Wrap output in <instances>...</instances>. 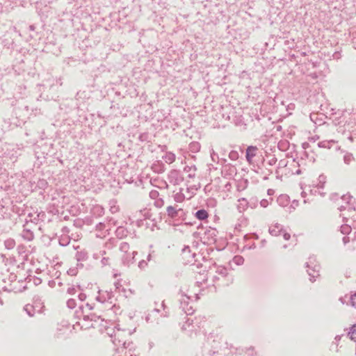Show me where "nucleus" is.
Returning <instances> with one entry per match:
<instances>
[{"label": "nucleus", "mask_w": 356, "mask_h": 356, "mask_svg": "<svg viewBox=\"0 0 356 356\" xmlns=\"http://www.w3.org/2000/svg\"><path fill=\"white\" fill-rule=\"evenodd\" d=\"M106 321L103 324L102 332H104L111 339L113 344L117 346L114 354L112 356H137L133 353L134 344L132 342L124 341L123 337L125 334H130L129 332L120 330L112 324L107 325Z\"/></svg>", "instance_id": "nucleus-1"}, {"label": "nucleus", "mask_w": 356, "mask_h": 356, "mask_svg": "<svg viewBox=\"0 0 356 356\" xmlns=\"http://www.w3.org/2000/svg\"><path fill=\"white\" fill-rule=\"evenodd\" d=\"M76 316L82 321V323L77 322L82 327L85 326L86 328L96 326H103L104 320L101 318L100 316H97L95 314L90 313L88 314H83L82 310V306L79 307V310L75 312Z\"/></svg>", "instance_id": "nucleus-2"}, {"label": "nucleus", "mask_w": 356, "mask_h": 356, "mask_svg": "<svg viewBox=\"0 0 356 356\" xmlns=\"http://www.w3.org/2000/svg\"><path fill=\"white\" fill-rule=\"evenodd\" d=\"M179 304L180 308L186 316L192 315L194 313L193 307L191 305L192 297L188 296V290L184 291L182 289L179 291Z\"/></svg>", "instance_id": "nucleus-3"}, {"label": "nucleus", "mask_w": 356, "mask_h": 356, "mask_svg": "<svg viewBox=\"0 0 356 356\" xmlns=\"http://www.w3.org/2000/svg\"><path fill=\"white\" fill-rule=\"evenodd\" d=\"M166 214L168 218L175 220H184L185 219L186 212L177 204L170 205L166 208Z\"/></svg>", "instance_id": "nucleus-4"}, {"label": "nucleus", "mask_w": 356, "mask_h": 356, "mask_svg": "<svg viewBox=\"0 0 356 356\" xmlns=\"http://www.w3.org/2000/svg\"><path fill=\"white\" fill-rule=\"evenodd\" d=\"M315 261V258L311 257L309 258V261L306 263V267L308 268L307 271L311 282H314L316 278L319 276L320 266L314 264Z\"/></svg>", "instance_id": "nucleus-5"}, {"label": "nucleus", "mask_w": 356, "mask_h": 356, "mask_svg": "<svg viewBox=\"0 0 356 356\" xmlns=\"http://www.w3.org/2000/svg\"><path fill=\"white\" fill-rule=\"evenodd\" d=\"M168 179L173 185H179L184 181V177L179 170H172L168 175Z\"/></svg>", "instance_id": "nucleus-6"}, {"label": "nucleus", "mask_w": 356, "mask_h": 356, "mask_svg": "<svg viewBox=\"0 0 356 356\" xmlns=\"http://www.w3.org/2000/svg\"><path fill=\"white\" fill-rule=\"evenodd\" d=\"M113 298V291L99 290L98 291V296L95 299L101 303L109 302L112 304Z\"/></svg>", "instance_id": "nucleus-7"}, {"label": "nucleus", "mask_w": 356, "mask_h": 356, "mask_svg": "<svg viewBox=\"0 0 356 356\" xmlns=\"http://www.w3.org/2000/svg\"><path fill=\"white\" fill-rule=\"evenodd\" d=\"M134 217L137 218L136 220V223L137 226L140 227L143 225L144 220L148 219L151 217V213L149 210L144 209L143 210L136 211Z\"/></svg>", "instance_id": "nucleus-8"}, {"label": "nucleus", "mask_w": 356, "mask_h": 356, "mask_svg": "<svg viewBox=\"0 0 356 356\" xmlns=\"http://www.w3.org/2000/svg\"><path fill=\"white\" fill-rule=\"evenodd\" d=\"M181 256L184 260H185L186 264H193L195 259V257L196 254L195 252L192 253L191 250L188 246H186L182 250Z\"/></svg>", "instance_id": "nucleus-9"}, {"label": "nucleus", "mask_w": 356, "mask_h": 356, "mask_svg": "<svg viewBox=\"0 0 356 356\" xmlns=\"http://www.w3.org/2000/svg\"><path fill=\"white\" fill-rule=\"evenodd\" d=\"M342 200L343 201H346V205L344 206V205H341L339 209L340 211H343V210H346V209H348V211L349 212L353 211H356V207L354 205V204L351 202L352 201V199H353V197L348 194L347 195H344L342 196Z\"/></svg>", "instance_id": "nucleus-10"}, {"label": "nucleus", "mask_w": 356, "mask_h": 356, "mask_svg": "<svg viewBox=\"0 0 356 356\" xmlns=\"http://www.w3.org/2000/svg\"><path fill=\"white\" fill-rule=\"evenodd\" d=\"M137 254L136 251L128 252L122 255V262L124 266H129L134 262L135 256Z\"/></svg>", "instance_id": "nucleus-11"}, {"label": "nucleus", "mask_w": 356, "mask_h": 356, "mask_svg": "<svg viewBox=\"0 0 356 356\" xmlns=\"http://www.w3.org/2000/svg\"><path fill=\"white\" fill-rule=\"evenodd\" d=\"M217 230L216 229H210L204 232V238H207V241L204 243H213L216 241L217 237Z\"/></svg>", "instance_id": "nucleus-12"}, {"label": "nucleus", "mask_w": 356, "mask_h": 356, "mask_svg": "<svg viewBox=\"0 0 356 356\" xmlns=\"http://www.w3.org/2000/svg\"><path fill=\"white\" fill-rule=\"evenodd\" d=\"M350 218L353 220L352 225L345 224L341 226L340 231L343 234H350L352 227L356 229V215H353Z\"/></svg>", "instance_id": "nucleus-13"}, {"label": "nucleus", "mask_w": 356, "mask_h": 356, "mask_svg": "<svg viewBox=\"0 0 356 356\" xmlns=\"http://www.w3.org/2000/svg\"><path fill=\"white\" fill-rule=\"evenodd\" d=\"M258 148L256 146H248L245 152V158L248 163H252L253 158L256 156Z\"/></svg>", "instance_id": "nucleus-14"}, {"label": "nucleus", "mask_w": 356, "mask_h": 356, "mask_svg": "<svg viewBox=\"0 0 356 356\" xmlns=\"http://www.w3.org/2000/svg\"><path fill=\"white\" fill-rule=\"evenodd\" d=\"M269 232L272 236H279L283 232V227L282 225L276 223L270 227Z\"/></svg>", "instance_id": "nucleus-15"}, {"label": "nucleus", "mask_w": 356, "mask_h": 356, "mask_svg": "<svg viewBox=\"0 0 356 356\" xmlns=\"http://www.w3.org/2000/svg\"><path fill=\"white\" fill-rule=\"evenodd\" d=\"M249 207V202L244 197L238 200L237 209L240 213L244 212Z\"/></svg>", "instance_id": "nucleus-16"}, {"label": "nucleus", "mask_w": 356, "mask_h": 356, "mask_svg": "<svg viewBox=\"0 0 356 356\" xmlns=\"http://www.w3.org/2000/svg\"><path fill=\"white\" fill-rule=\"evenodd\" d=\"M21 236L27 241H31L34 238L33 232L30 229L26 227L22 230Z\"/></svg>", "instance_id": "nucleus-17"}, {"label": "nucleus", "mask_w": 356, "mask_h": 356, "mask_svg": "<svg viewBox=\"0 0 356 356\" xmlns=\"http://www.w3.org/2000/svg\"><path fill=\"white\" fill-rule=\"evenodd\" d=\"M88 259V253L85 250L77 251L76 253V259L78 262L85 261Z\"/></svg>", "instance_id": "nucleus-18"}, {"label": "nucleus", "mask_w": 356, "mask_h": 356, "mask_svg": "<svg viewBox=\"0 0 356 356\" xmlns=\"http://www.w3.org/2000/svg\"><path fill=\"white\" fill-rule=\"evenodd\" d=\"M193 320L191 318L187 317L186 321L182 325L181 329L184 330H188L193 332L194 330V325H193Z\"/></svg>", "instance_id": "nucleus-19"}, {"label": "nucleus", "mask_w": 356, "mask_h": 356, "mask_svg": "<svg viewBox=\"0 0 356 356\" xmlns=\"http://www.w3.org/2000/svg\"><path fill=\"white\" fill-rule=\"evenodd\" d=\"M128 231L127 228L122 226L118 227L115 230V235L119 238H122L127 236Z\"/></svg>", "instance_id": "nucleus-20"}, {"label": "nucleus", "mask_w": 356, "mask_h": 356, "mask_svg": "<svg viewBox=\"0 0 356 356\" xmlns=\"http://www.w3.org/2000/svg\"><path fill=\"white\" fill-rule=\"evenodd\" d=\"M163 159L165 161V163L170 164V163H172L175 161L176 156L174 153H172L171 152H168L163 156Z\"/></svg>", "instance_id": "nucleus-21"}, {"label": "nucleus", "mask_w": 356, "mask_h": 356, "mask_svg": "<svg viewBox=\"0 0 356 356\" xmlns=\"http://www.w3.org/2000/svg\"><path fill=\"white\" fill-rule=\"evenodd\" d=\"M183 191V188H180L179 192L174 194L173 197L176 202H182L185 200L186 197Z\"/></svg>", "instance_id": "nucleus-22"}, {"label": "nucleus", "mask_w": 356, "mask_h": 356, "mask_svg": "<svg viewBox=\"0 0 356 356\" xmlns=\"http://www.w3.org/2000/svg\"><path fill=\"white\" fill-rule=\"evenodd\" d=\"M8 280L10 282V284H9V286H3V289L4 291H13L15 290V288L12 286L11 282H13L16 280V275L13 273H10Z\"/></svg>", "instance_id": "nucleus-23"}, {"label": "nucleus", "mask_w": 356, "mask_h": 356, "mask_svg": "<svg viewBox=\"0 0 356 356\" xmlns=\"http://www.w3.org/2000/svg\"><path fill=\"white\" fill-rule=\"evenodd\" d=\"M335 143H336V141L334 140H323V141L319 142L318 143V147H321V148L330 149Z\"/></svg>", "instance_id": "nucleus-24"}, {"label": "nucleus", "mask_w": 356, "mask_h": 356, "mask_svg": "<svg viewBox=\"0 0 356 356\" xmlns=\"http://www.w3.org/2000/svg\"><path fill=\"white\" fill-rule=\"evenodd\" d=\"M19 148H13L10 151L8 152V155L9 156L10 159L13 160V162H15L17 160V156L20 154Z\"/></svg>", "instance_id": "nucleus-25"}, {"label": "nucleus", "mask_w": 356, "mask_h": 356, "mask_svg": "<svg viewBox=\"0 0 356 356\" xmlns=\"http://www.w3.org/2000/svg\"><path fill=\"white\" fill-rule=\"evenodd\" d=\"M152 169L154 172L159 173V174L162 173L165 171L164 165L159 162L154 163L152 166Z\"/></svg>", "instance_id": "nucleus-26"}, {"label": "nucleus", "mask_w": 356, "mask_h": 356, "mask_svg": "<svg viewBox=\"0 0 356 356\" xmlns=\"http://www.w3.org/2000/svg\"><path fill=\"white\" fill-rule=\"evenodd\" d=\"M211 158L213 162H220L222 165L226 163L227 162L225 159H220L218 154L216 153L213 149L211 151Z\"/></svg>", "instance_id": "nucleus-27"}, {"label": "nucleus", "mask_w": 356, "mask_h": 356, "mask_svg": "<svg viewBox=\"0 0 356 356\" xmlns=\"http://www.w3.org/2000/svg\"><path fill=\"white\" fill-rule=\"evenodd\" d=\"M58 243L61 246H67L70 243V237L67 234H62L59 237Z\"/></svg>", "instance_id": "nucleus-28"}, {"label": "nucleus", "mask_w": 356, "mask_h": 356, "mask_svg": "<svg viewBox=\"0 0 356 356\" xmlns=\"http://www.w3.org/2000/svg\"><path fill=\"white\" fill-rule=\"evenodd\" d=\"M195 165L186 166L184 168V171L186 172H188V177L193 178L195 177V171H196Z\"/></svg>", "instance_id": "nucleus-29"}, {"label": "nucleus", "mask_w": 356, "mask_h": 356, "mask_svg": "<svg viewBox=\"0 0 356 356\" xmlns=\"http://www.w3.org/2000/svg\"><path fill=\"white\" fill-rule=\"evenodd\" d=\"M195 217L199 220H205L208 218L209 215L205 209H200L195 212Z\"/></svg>", "instance_id": "nucleus-30"}, {"label": "nucleus", "mask_w": 356, "mask_h": 356, "mask_svg": "<svg viewBox=\"0 0 356 356\" xmlns=\"http://www.w3.org/2000/svg\"><path fill=\"white\" fill-rule=\"evenodd\" d=\"M264 161L266 162V163L270 166H273L276 164L277 159L273 154H269L266 155V159H264Z\"/></svg>", "instance_id": "nucleus-31"}, {"label": "nucleus", "mask_w": 356, "mask_h": 356, "mask_svg": "<svg viewBox=\"0 0 356 356\" xmlns=\"http://www.w3.org/2000/svg\"><path fill=\"white\" fill-rule=\"evenodd\" d=\"M99 254L102 256V259L101 260V263L102 264V266H107V265H110V261H111V258L110 257H106L105 255L106 254V252L105 250H102L99 252Z\"/></svg>", "instance_id": "nucleus-32"}, {"label": "nucleus", "mask_w": 356, "mask_h": 356, "mask_svg": "<svg viewBox=\"0 0 356 356\" xmlns=\"http://www.w3.org/2000/svg\"><path fill=\"white\" fill-rule=\"evenodd\" d=\"M24 310L29 316L32 317L35 315V307L34 305L28 304L24 306Z\"/></svg>", "instance_id": "nucleus-33"}, {"label": "nucleus", "mask_w": 356, "mask_h": 356, "mask_svg": "<svg viewBox=\"0 0 356 356\" xmlns=\"http://www.w3.org/2000/svg\"><path fill=\"white\" fill-rule=\"evenodd\" d=\"M277 147L281 151H286L289 147V143L286 140H280L277 144Z\"/></svg>", "instance_id": "nucleus-34"}, {"label": "nucleus", "mask_w": 356, "mask_h": 356, "mask_svg": "<svg viewBox=\"0 0 356 356\" xmlns=\"http://www.w3.org/2000/svg\"><path fill=\"white\" fill-rule=\"evenodd\" d=\"M4 245L7 250H12L15 246V241L13 238H7L4 241Z\"/></svg>", "instance_id": "nucleus-35"}, {"label": "nucleus", "mask_w": 356, "mask_h": 356, "mask_svg": "<svg viewBox=\"0 0 356 356\" xmlns=\"http://www.w3.org/2000/svg\"><path fill=\"white\" fill-rule=\"evenodd\" d=\"M110 211L112 213H115L119 211V207L117 205V201L115 200H111L109 201Z\"/></svg>", "instance_id": "nucleus-36"}, {"label": "nucleus", "mask_w": 356, "mask_h": 356, "mask_svg": "<svg viewBox=\"0 0 356 356\" xmlns=\"http://www.w3.org/2000/svg\"><path fill=\"white\" fill-rule=\"evenodd\" d=\"M325 182H326V177L323 175H321L318 177V183L316 184V186L318 188H323L324 187Z\"/></svg>", "instance_id": "nucleus-37"}, {"label": "nucleus", "mask_w": 356, "mask_h": 356, "mask_svg": "<svg viewBox=\"0 0 356 356\" xmlns=\"http://www.w3.org/2000/svg\"><path fill=\"white\" fill-rule=\"evenodd\" d=\"M348 335L351 340L356 342V324L353 325L348 332Z\"/></svg>", "instance_id": "nucleus-38"}, {"label": "nucleus", "mask_w": 356, "mask_h": 356, "mask_svg": "<svg viewBox=\"0 0 356 356\" xmlns=\"http://www.w3.org/2000/svg\"><path fill=\"white\" fill-rule=\"evenodd\" d=\"M92 212L98 216H102L104 213V209L99 205H96L92 209Z\"/></svg>", "instance_id": "nucleus-39"}, {"label": "nucleus", "mask_w": 356, "mask_h": 356, "mask_svg": "<svg viewBox=\"0 0 356 356\" xmlns=\"http://www.w3.org/2000/svg\"><path fill=\"white\" fill-rule=\"evenodd\" d=\"M232 261L237 266H241L244 263V258L241 255L234 257Z\"/></svg>", "instance_id": "nucleus-40"}, {"label": "nucleus", "mask_w": 356, "mask_h": 356, "mask_svg": "<svg viewBox=\"0 0 356 356\" xmlns=\"http://www.w3.org/2000/svg\"><path fill=\"white\" fill-rule=\"evenodd\" d=\"M120 250L123 252V254L127 253L129 252V244L127 242H122L120 245Z\"/></svg>", "instance_id": "nucleus-41"}, {"label": "nucleus", "mask_w": 356, "mask_h": 356, "mask_svg": "<svg viewBox=\"0 0 356 356\" xmlns=\"http://www.w3.org/2000/svg\"><path fill=\"white\" fill-rule=\"evenodd\" d=\"M216 273L222 277H226L228 275L227 269L222 266L218 267Z\"/></svg>", "instance_id": "nucleus-42"}, {"label": "nucleus", "mask_w": 356, "mask_h": 356, "mask_svg": "<svg viewBox=\"0 0 356 356\" xmlns=\"http://www.w3.org/2000/svg\"><path fill=\"white\" fill-rule=\"evenodd\" d=\"M200 145L198 143H191L189 145V149L192 152H197L200 150Z\"/></svg>", "instance_id": "nucleus-43"}, {"label": "nucleus", "mask_w": 356, "mask_h": 356, "mask_svg": "<svg viewBox=\"0 0 356 356\" xmlns=\"http://www.w3.org/2000/svg\"><path fill=\"white\" fill-rule=\"evenodd\" d=\"M354 160V157L352 154L347 153L343 156V161L346 164H350Z\"/></svg>", "instance_id": "nucleus-44"}, {"label": "nucleus", "mask_w": 356, "mask_h": 356, "mask_svg": "<svg viewBox=\"0 0 356 356\" xmlns=\"http://www.w3.org/2000/svg\"><path fill=\"white\" fill-rule=\"evenodd\" d=\"M229 158L232 161H236L238 159V152L236 151V150H232L229 153Z\"/></svg>", "instance_id": "nucleus-45"}, {"label": "nucleus", "mask_w": 356, "mask_h": 356, "mask_svg": "<svg viewBox=\"0 0 356 356\" xmlns=\"http://www.w3.org/2000/svg\"><path fill=\"white\" fill-rule=\"evenodd\" d=\"M224 165H225V170L228 168V170L229 172V175L236 174V170L235 167L231 165L230 164L227 165L226 163H225Z\"/></svg>", "instance_id": "nucleus-46"}, {"label": "nucleus", "mask_w": 356, "mask_h": 356, "mask_svg": "<svg viewBox=\"0 0 356 356\" xmlns=\"http://www.w3.org/2000/svg\"><path fill=\"white\" fill-rule=\"evenodd\" d=\"M149 197L152 200H156L158 198H159V193L158 191L156 190H152L149 192Z\"/></svg>", "instance_id": "nucleus-47"}, {"label": "nucleus", "mask_w": 356, "mask_h": 356, "mask_svg": "<svg viewBox=\"0 0 356 356\" xmlns=\"http://www.w3.org/2000/svg\"><path fill=\"white\" fill-rule=\"evenodd\" d=\"M154 206L157 208H161L164 205V201L161 197L154 200Z\"/></svg>", "instance_id": "nucleus-48"}, {"label": "nucleus", "mask_w": 356, "mask_h": 356, "mask_svg": "<svg viewBox=\"0 0 356 356\" xmlns=\"http://www.w3.org/2000/svg\"><path fill=\"white\" fill-rule=\"evenodd\" d=\"M76 300L73 298H70L67 301V306L70 309H74L76 307Z\"/></svg>", "instance_id": "nucleus-49"}, {"label": "nucleus", "mask_w": 356, "mask_h": 356, "mask_svg": "<svg viewBox=\"0 0 356 356\" xmlns=\"http://www.w3.org/2000/svg\"><path fill=\"white\" fill-rule=\"evenodd\" d=\"M285 202H288V197L286 195H280L277 198V202L282 206L284 205Z\"/></svg>", "instance_id": "nucleus-50"}, {"label": "nucleus", "mask_w": 356, "mask_h": 356, "mask_svg": "<svg viewBox=\"0 0 356 356\" xmlns=\"http://www.w3.org/2000/svg\"><path fill=\"white\" fill-rule=\"evenodd\" d=\"M249 202V207L252 209L256 208L257 207L258 200L254 198H252Z\"/></svg>", "instance_id": "nucleus-51"}, {"label": "nucleus", "mask_w": 356, "mask_h": 356, "mask_svg": "<svg viewBox=\"0 0 356 356\" xmlns=\"http://www.w3.org/2000/svg\"><path fill=\"white\" fill-rule=\"evenodd\" d=\"M105 229H106V230H108V229L106 228V225L105 223L104 222H99L97 225H96V229L98 230V231H103Z\"/></svg>", "instance_id": "nucleus-52"}, {"label": "nucleus", "mask_w": 356, "mask_h": 356, "mask_svg": "<svg viewBox=\"0 0 356 356\" xmlns=\"http://www.w3.org/2000/svg\"><path fill=\"white\" fill-rule=\"evenodd\" d=\"M269 204H270L269 200H266V199H263L260 201V205H261V207H262L264 208L267 207Z\"/></svg>", "instance_id": "nucleus-53"}, {"label": "nucleus", "mask_w": 356, "mask_h": 356, "mask_svg": "<svg viewBox=\"0 0 356 356\" xmlns=\"http://www.w3.org/2000/svg\"><path fill=\"white\" fill-rule=\"evenodd\" d=\"M348 140L350 143H356V134H350L348 136Z\"/></svg>", "instance_id": "nucleus-54"}, {"label": "nucleus", "mask_w": 356, "mask_h": 356, "mask_svg": "<svg viewBox=\"0 0 356 356\" xmlns=\"http://www.w3.org/2000/svg\"><path fill=\"white\" fill-rule=\"evenodd\" d=\"M147 265V262L146 260H141L139 263H138V267L140 268V269H143L145 268Z\"/></svg>", "instance_id": "nucleus-55"}, {"label": "nucleus", "mask_w": 356, "mask_h": 356, "mask_svg": "<svg viewBox=\"0 0 356 356\" xmlns=\"http://www.w3.org/2000/svg\"><path fill=\"white\" fill-rule=\"evenodd\" d=\"M350 303H351L352 306L356 307V293L351 296Z\"/></svg>", "instance_id": "nucleus-56"}, {"label": "nucleus", "mask_w": 356, "mask_h": 356, "mask_svg": "<svg viewBox=\"0 0 356 356\" xmlns=\"http://www.w3.org/2000/svg\"><path fill=\"white\" fill-rule=\"evenodd\" d=\"M67 291L70 295H74L76 292V289L74 286H71L67 289Z\"/></svg>", "instance_id": "nucleus-57"}, {"label": "nucleus", "mask_w": 356, "mask_h": 356, "mask_svg": "<svg viewBox=\"0 0 356 356\" xmlns=\"http://www.w3.org/2000/svg\"><path fill=\"white\" fill-rule=\"evenodd\" d=\"M319 139V136L317 135H315L314 136L309 137L308 138V140L312 143H315L317 140Z\"/></svg>", "instance_id": "nucleus-58"}, {"label": "nucleus", "mask_w": 356, "mask_h": 356, "mask_svg": "<svg viewBox=\"0 0 356 356\" xmlns=\"http://www.w3.org/2000/svg\"><path fill=\"white\" fill-rule=\"evenodd\" d=\"M282 234H283L284 238L286 241L289 240V238H291L290 234L286 232L284 229H283V232Z\"/></svg>", "instance_id": "nucleus-59"}, {"label": "nucleus", "mask_w": 356, "mask_h": 356, "mask_svg": "<svg viewBox=\"0 0 356 356\" xmlns=\"http://www.w3.org/2000/svg\"><path fill=\"white\" fill-rule=\"evenodd\" d=\"M78 297L81 301H84L86 299V295L83 293H79Z\"/></svg>", "instance_id": "nucleus-60"}, {"label": "nucleus", "mask_w": 356, "mask_h": 356, "mask_svg": "<svg viewBox=\"0 0 356 356\" xmlns=\"http://www.w3.org/2000/svg\"><path fill=\"white\" fill-rule=\"evenodd\" d=\"M213 336L212 334H210L209 336L208 337V339H207V343L208 344H211V341H212L213 342H215V339H213Z\"/></svg>", "instance_id": "nucleus-61"}, {"label": "nucleus", "mask_w": 356, "mask_h": 356, "mask_svg": "<svg viewBox=\"0 0 356 356\" xmlns=\"http://www.w3.org/2000/svg\"><path fill=\"white\" fill-rule=\"evenodd\" d=\"M231 187H232V185L229 182H227L225 186V188L227 190V191H230L231 189Z\"/></svg>", "instance_id": "nucleus-62"}, {"label": "nucleus", "mask_w": 356, "mask_h": 356, "mask_svg": "<svg viewBox=\"0 0 356 356\" xmlns=\"http://www.w3.org/2000/svg\"><path fill=\"white\" fill-rule=\"evenodd\" d=\"M62 232H63V234H65V233H68L69 232V228L67 227H64L62 229Z\"/></svg>", "instance_id": "nucleus-63"}, {"label": "nucleus", "mask_w": 356, "mask_h": 356, "mask_svg": "<svg viewBox=\"0 0 356 356\" xmlns=\"http://www.w3.org/2000/svg\"><path fill=\"white\" fill-rule=\"evenodd\" d=\"M343 242L344 244H346L349 242V238L348 236H343Z\"/></svg>", "instance_id": "nucleus-64"}]
</instances>
